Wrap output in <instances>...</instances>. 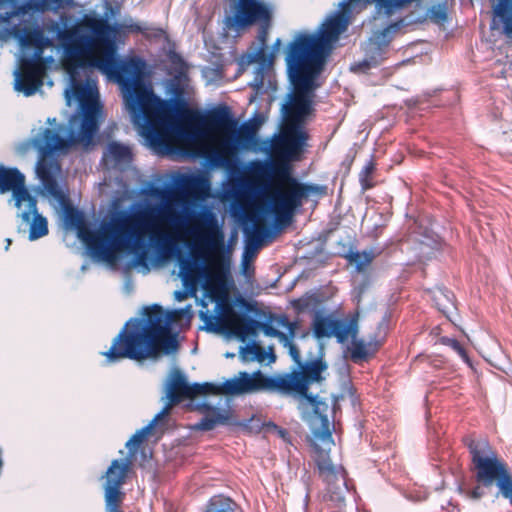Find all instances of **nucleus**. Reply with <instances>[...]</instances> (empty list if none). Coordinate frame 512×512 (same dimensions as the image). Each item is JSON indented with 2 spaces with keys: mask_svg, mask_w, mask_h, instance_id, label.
Wrapping results in <instances>:
<instances>
[{
  "mask_svg": "<svg viewBox=\"0 0 512 512\" xmlns=\"http://www.w3.org/2000/svg\"><path fill=\"white\" fill-rule=\"evenodd\" d=\"M143 314V319H129L112 340L110 348L102 353L106 363L123 359L141 362L157 358L161 353L177 351L178 341L170 330L163 308L153 304L146 307Z\"/></svg>",
  "mask_w": 512,
  "mask_h": 512,
  "instance_id": "obj_4",
  "label": "nucleus"
},
{
  "mask_svg": "<svg viewBox=\"0 0 512 512\" xmlns=\"http://www.w3.org/2000/svg\"><path fill=\"white\" fill-rule=\"evenodd\" d=\"M385 225H376L371 232V237L377 239L383 232Z\"/></svg>",
  "mask_w": 512,
  "mask_h": 512,
  "instance_id": "obj_41",
  "label": "nucleus"
},
{
  "mask_svg": "<svg viewBox=\"0 0 512 512\" xmlns=\"http://www.w3.org/2000/svg\"><path fill=\"white\" fill-rule=\"evenodd\" d=\"M258 130L257 123H244L238 130V141L243 143H252Z\"/></svg>",
  "mask_w": 512,
  "mask_h": 512,
  "instance_id": "obj_34",
  "label": "nucleus"
},
{
  "mask_svg": "<svg viewBox=\"0 0 512 512\" xmlns=\"http://www.w3.org/2000/svg\"><path fill=\"white\" fill-rule=\"evenodd\" d=\"M81 106H82V117H81L79 132L77 134H75L73 131H71L69 138H66L61 135V132L64 130L63 125H58L56 128H51L52 130L56 131L60 137L68 140L69 145H71L72 143H82L84 145H89L92 142V140L98 130V127H99L98 113H99L100 107H99L98 103L94 100H89L86 102H82ZM69 147L70 146H68L64 150H58V152H64ZM55 153H57V151H55L50 156L51 159H54L53 155Z\"/></svg>",
  "mask_w": 512,
  "mask_h": 512,
  "instance_id": "obj_14",
  "label": "nucleus"
},
{
  "mask_svg": "<svg viewBox=\"0 0 512 512\" xmlns=\"http://www.w3.org/2000/svg\"><path fill=\"white\" fill-rule=\"evenodd\" d=\"M232 154L231 142L227 139L220 140L216 146L210 147L205 152V157L215 166L225 165Z\"/></svg>",
  "mask_w": 512,
  "mask_h": 512,
  "instance_id": "obj_26",
  "label": "nucleus"
},
{
  "mask_svg": "<svg viewBox=\"0 0 512 512\" xmlns=\"http://www.w3.org/2000/svg\"><path fill=\"white\" fill-rule=\"evenodd\" d=\"M183 190L195 200H204L209 196V183L200 176H188L183 180Z\"/></svg>",
  "mask_w": 512,
  "mask_h": 512,
  "instance_id": "obj_25",
  "label": "nucleus"
},
{
  "mask_svg": "<svg viewBox=\"0 0 512 512\" xmlns=\"http://www.w3.org/2000/svg\"><path fill=\"white\" fill-rule=\"evenodd\" d=\"M256 391H261L257 371L252 375L241 371L236 377L228 379L222 384L209 382L193 384V398L198 395H241Z\"/></svg>",
  "mask_w": 512,
  "mask_h": 512,
  "instance_id": "obj_11",
  "label": "nucleus"
},
{
  "mask_svg": "<svg viewBox=\"0 0 512 512\" xmlns=\"http://www.w3.org/2000/svg\"><path fill=\"white\" fill-rule=\"evenodd\" d=\"M107 153L116 164L128 163L132 158L130 148L118 142H111L107 147Z\"/></svg>",
  "mask_w": 512,
  "mask_h": 512,
  "instance_id": "obj_31",
  "label": "nucleus"
},
{
  "mask_svg": "<svg viewBox=\"0 0 512 512\" xmlns=\"http://www.w3.org/2000/svg\"><path fill=\"white\" fill-rule=\"evenodd\" d=\"M376 171V161L372 156L359 172V183L363 191L372 189L375 186L373 180Z\"/></svg>",
  "mask_w": 512,
  "mask_h": 512,
  "instance_id": "obj_30",
  "label": "nucleus"
},
{
  "mask_svg": "<svg viewBox=\"0 0 512 512\" xmlns=\"http://www.w3.org/2000/svg\"><path fill=\"white\" fill-rule=\"evenodd\" d=\"M325 193V186L301 182L292 175L290 165L276 163L274 172H270L269 182L264 186L263 200L276 224L286 226L311 195Z\"/></svg>",
  "mask_w": 512,
  "mask_h": 512,
  "instance_id": "obj_5",
  "label": "nucleus"
},
{
  "mask_svg": "<svg viewBox=\"0 0 512 512\" xmlns=\"http://www.w3.org/2000/svg\"><path fill=\"white\" fill-rule=\"evenodd\" d=\"M435 17L439 20H444L446 18V14L443 11H438L435 13Z\"/></svg>",
  "mask_w": 512,
  "mask_h": 512,
  "instance_id": "obj_43",
  "label": "nucleus"
},
{
  "mask_svg": "<svg viewBox=\"0 0 512 512\" xmlns=\"http://www.w3.org/2000/svg\"><path fill=\"white\" fill-rule=\"evenodd\" d=\"M439 341L441 344L452 348L465 362H469V356L463 345L458 340L443 336Z\"/></svg>",
  "mask_w": 512,
  "mask_h": 512,
  "instance_id": "obj_36",
  "label": "nucleus"
},
{
  "mask_svg": "<svg viewBox=\"0 0 512 512\" xmlns=\"http://www.w3.org/2000/svg\"><path fill=\"white\" fill-rule=\"evenodd\" d=\"M295 364V369L289 373L273 376L264 375L258 370V378L261 391L279 393L281 395H298L305 398L314 408V413L319 417L320 425L313 430L315 441L311 443L314 449V462L319 477L327 484V489L332 493L333 500H343L342 491L347 489L346 472L342 466H336L330 459V450L334 445L330 421L327 415L321 411L325 404L309 393V387L313 383H321L325 378L322 375L328 364L324 359L322 348L319 354L307 360H303L297 346H291L289 354Z\"/></svg>",
  "mask_w": 512,
  "mask_h": 512,
  "instance_id": "obj_3",
  "label": "nucleus"
},
{
  "mask_svg": "<svg viewBox=\"0 0 512 512\" xmlns=\"http://www.w3.org/2000/svg\"><path fill=\"white\" fill-rule=\"evenodd\" d=\"M274 60V54L267 52V47L260 46L257 50L249 53L247 56L248 63H258L259 66L271 67Z\"/></svg>",
  "mask_w": 512,
  "mask_h": 512,
  "instance_id": "obj_33",
  "label": "nucleus"
},
{
  "mask_svg": "<svg viewBox=\"0 0 512 512\" xmlns=\"http://www.w3.org/2000/svg\"><path fill=\"white\" fill-rule=\"evenodd\" d=\"M227 313V325L235 335L241 338L254 335L255 330L258 327L265 336L277 338L282 345L289 344V337L285 333L276 329L269 322H258L246 316L239 315L230 307H227Z\"/></svg>",
  "mask_w": 512,
  "mask_h": 512,
  "instance_id": "obj_15",
  "label": "nucleus"
},
{
  "mask_svg": "<svg viewBox=\"0 0 512 512\" xmlns=\"http://www.w3.org/2000/svg\"><path fill=\"white\" fill-rule=\"evenodd\" d=\"M193 256L196 258L198 256L197 252L193 251Z\"/></svg>",
  "mask_w": 512,
  "mask_h": 512,
  "instance_id": "obj_46",
  "label": "nucleus"
},
{
  "mask_svg": "<svg viewBox=\"0 0 512 512\" xmlns=\"http://www.w3.org/2000/svg\"><path fill=\"white\" fill-rule=\"evenodd\" d=\"M358 333V319L354 316L346 323L344 320L335 319L332 336L336 337L339 343H344L349 337L356 339Z\"/></svg>",
  "mask_w": 512,
  "mask_h": 512,
  "instance_id": "obj_28",
  "label": "nucleus"
},
{
  "mask_svg": "<svg viewBox=\"0 0 512 512\" xmlns=\"http://www.w3.org/2000/svg\"><path fill=\"white\" fill-rule=\"evenodd\" d=\"M38 151L37 174L44 189L58 200L67 225L77 230L91 255L101 261L114 262L120 253H133L140 262L147 257L143 245L146 234L153 248L163 260L169 259L178 249L183 235L196 237L201 247L212 255L223 248L224 236L216 215L209 207L193 212L184 222L183 214L174 206L176 193L164 188H154L152 194L163 201L143 212L130 213L126 210L114 212L104 219L98 230L93 231L81 211L75 208L59 188L55 173L60 170L56 159L50 156L69 146V141L59 134L44 128L33 140Z\"/></svg>",
  "mask_w": 512,
  "mask_h": 512,
  "instance_id": "obj_2",
  "label": "nucleus"
},
{
  "mask_svg": "<svg viewBox=\"0 0 512 512\" xmlns=\"http://www.w3.org/2000/svg\"><path fill=\"white\" fill-rule=\"evenodd\" d=\"M306 140L307 134L296 127L282 135L274 136L267 148V153L271 158L270 172H274L276 163L290 165L289 161L297 160Z\"/></svg>",
  "mask_w": 512,
  "mask_h": 512,
  "instance_id": "obj_10",
  "label": "nucleus"
},
{
  "mask_svg": "<svg viewBox=\"0 0 512 512\" xmlns=\"http://www.w3.org/2000/svg\"><path fill=\"white\" fill-rule=\"evenodd\" d=\"M271 23H272V13L269 14V18L267 20L262 19L261 21L258 22L260 27H259L257 38H258V41L260 42V46L267 47V38H268L269 29L271 27Z\"/></svg>",
  "mask_w": 512,
  "mask_h": 512,
  "instance_id": "obj_38",
  "label": "nucleus"
},
{
  "mask_svg": "<svg viewBox=\"0 0 512 512\" xmlns=\"http://www.w3.org/2000/svg\"><path fill=\"white\" fill-rule=\"evenodd\" d=\"M471 458V471L477 485L467 492L473 500L484 495V488L496 486L498 493L512 505V472L507 462L500 457L486 438L464 439Z\"/></svg>",
  "mask_w": 512,
  "mask_h": 512,
  "instance_id": "obj_6",
  "label": "nucleus"
},
{
  "mask_svg": "<svg viewBox=\"0 0 512 512\" xmlns=\"http://www.w3.org/2000/svg\"><path fill=\"white\" fill-rule=\"evenodd\" d=\"M6 244H7L6 249H8L9 245L11 244V239H7V240H6Z\"/></svg>",
  "mask_w": 512,
  "mask_h": 512,
  "instance_id": "obj_45",
  "label": "nucleus"
},
{
  "mask_svg": "<svg viewBox=\"0 0 512 512\" xmlns=\"http://www.w3.org/2000/svg\"><path fill=\"white\" fill-rule=\"evenodd\" d=\"M245 217L252 223V227L244 228L247 241L250 245L258 246L263 242L269 232L265 219L256 211H247Z\"/></svg>",
  "mask_w": 512,
  "mask_h": 512,
  "instance_id": "obj_21",
  "label": "nucleus"
},
{
  "mask_svg": "<svg viewBox=\"0 0 512 512\" xmlns=\"http://www.w3.org/2000/svg\"><path fill=\"white\" fill-rule=\"evenodd\" d=\"M179 264V276L186 288L194 290L198 281L203 279L202 287L211 299L223 300L226 298L228 268L225 267L220 256H213L210 264L206 267L187 258L180 259Z\"/></svg>",
  "mask_w": 512,
  "mask_h": 512,
  "instance_id": "obj_9",
  "label": "nucleus"
},
{
  "mask_svg": "<svg viewBox=\"0 0 512 512\" xmlns=\"http://www.w3.org/2000/svg\"><path fill=\"white\" fill-rule=\"evenodd\" d=\"M280 44H281V40L277 39L275 44H274V47H278V46H280Z\"/></svg>",
  "mask_w": 512,
  "mask_h": 512,
  "instance_id": "obj_44",
  "label": "nucleus"
},
{
  "mask_svg": "<svg viewBox=\"0 0 512 512\" xmlns=\"http://www.w3.org/2000/svg\"><path fill=\"white\" fill-rule=\"evenodd\" d=\"M491 29L496 28L497 20L503 25V34L512 39V0H498L493 6Z\"/></svg>",
  "mask_w": 512,
  "mask_h": 512,
  "instance_id": "obj_24",
  "label": "nucleus"
},
{
  "mask_svg": "<svg viewBox=\"0 0 512 512\" xmlns=\"http://www.w3.org/2000/svg\"><path fill=\"white\" fill-rule=\"evenodd\" d=\"M168 414V408H163L153 420L145 427L138 430L126 443V447L130 450L131 455H134L137 448L146 440L149 434H151L155 424L161 420L165 415Z\"/></svg>",
  "mask_w": 512,
  "mask_h": 512,
  "instance_id": "obj_27",
  "label": "nucleus"
},
{
  "mask_svg": "<svg viewBox=\"0 0 512 512\" xmlns=\"http://www.w3.org/2000/svg\"><path fill=\"white\" fill-rule=\"evenodd\" d=\"M12 192L15 206L21 208L23 203H30L34 209L36 198L25 186V176L17 168L0 166V193Z\"/></svg>",
  "mask_w": 512,
  "mask_h": 512,
  "instance_id": "obj_16",
  "label": "nucleus"
},
{
  "mask_svg": "<svg viewBox=\"0 0 512 512\" xmlns=\"http://www.w3.org/2000/svg\"><path fill=\"white\" fill-rule=\"evenodd\" d=\"M64 0H27L19 4L18 0H0V7L10 5L11 11L6 12L1 19L8 22L16 16H24L28 13H44L53 7L60 6Z\"/></svg>",
  "mask_w": 512,
  "mask_h": 512,
  "instance_id": "obj_17",
  "label": "nucleus"
},
{
  "mask_svg": "<svg viewBox=\"0 0 512 512\" xmlns=\"http://www.w3.org/2000/svg\"><path fill=\"white\" fill-rule=\"evenodd\" d=\"M202 124L209 130L228 133L235 130L237 122L234 120L230 109L227 106H223L210 111L203 118Z\"/></svg>",
  "mask_w": 512,
  "mask_h": 512,
  "instance_id": "obj_18",
  "label": "nucleus"
},
{
  "mask_svg": "<svg viewBox=\"0 0 512 512\" xmlns=\"http://www.w3.org/2000/svg\"><path fill=\"white\" fill-rule=\"evenodd\" d=\"M268 426H271V427H273L274 429H278V432H279V434H280L282 437H284V436L287 434V432H286V430H285V429L278 428V426H277L276 424L272 423V422H270V423L268 424Z\"/></svg>",
  "mask_w": 512,
  "mask_h": 512,
  "instance_id": "obj_42",
  "label": "nucleus"
},
{
  "mask_svg": "<svg viewBox=\"0 0 512 512\" xmlns=\"http://www.w3.org/2000/svg\"><path fill=\"white\" fill-rule=\"evenodd\" d=\"M272 11L261 0H231L230 15L225 19L226 26L233 30H243L262 19H268Z\"/></svg>",
  "mask_w": 512,
  "mask_h": 512,
  "instance_id": "obj_12",
  "label": "nucleus"
},
{
  "mask_svg": "<svg viewBox=\"0 0 512 512\" xmlns=\"http://www.w3.org/2000/svg\"><path fill=\"white\" fill-rule=\"evenodd\" d=\"M203 417L195 425L196 429L202 431L213 430L219 424H226L229 421V411L223 410L209 404H202L199 407Z\"/></svg>",
  "mask_w": 512,
  "mask_h": 512,
  "instance_id": "obj_20",
  "label": "nucleus"
},
{
  "mask_svg": "<svg viewBox=\"0 0 512 512\" xmlns=\"http://www.w3.org/2000/svg\"><path fill=\"white\" fill-rule=\"evenodd\" d=\"M347 25L345 17L339 13L323 22L315 33H298L289 43L286 56L322 71L333 42Z\"/></svg>",
  "mask_w": 512,
  "mask_h": 512,
  "instance_id": "obj_7",
  "label": "nucleus"
},
{
  "mask_svg": "<svg viewBox=\"0 0 512 512\" xmlns=\"http://www.w3.org/2000/svg\"><path fill=\"white\" fill-rule=\"evenodd\" d=\"M285 60L293 92L284 105V112L288 122L298 124L310 112L311 96L317 88L315 80L322 71L288 56Z\"/></svg>",
  "mask_w": 512,
  "mask_h": 512,
  "instance_id": "obj_8",
  "label": "nucleus"
},
{
  "mask_svg": "<svg viewBox=\"0 0 512 512\" xmlns=\"http://www.w3.org/2000/svg\"><path fill=\"white\" fill-rule=\"evenodd\" d=\"M112 32L107 19L88 15L71 26L55 20L44 22L43 27L13 25L10 34L22 47L34 49L31 57L21 60L15 89L25 96L34 95L43 86L45 49L60 47L66 56L64 65L77 99L82 102L88 94L81 70L99 69L121 86L125 107L149 146L162 154L171 152L188 138L186 124L195 120L196 112L185 104L174 108L156 96L144 83L146 61L139 56L118 59Z\"/></svg>",
  "mask_w": 512,
  "mask_h": 512,
  "instance_id": "obj_1",
  "label": "nucleus"
},
{
  "mask_svg": "<svg viewBox=\"0 0 512 512\" xmlns=\"http://www.w3.org/2000/svg\"><path fill=\"white\" fill-rule=\"evenodd\" d=\"M23 222L30 224L29 239L36 240L48 234V224L45 217L38 213L37 201L34 209L30 203H25V210L20 214Z\"/></svg>",
  "mask_w": 512,
  "mask_h": 512,
  "instance_id": "obj_19",
  "label": "nucleus"
},
{
  "mask_svg": "<svg viewBox=\"0 0 512 512\" xmlns=\"http://www.w3.org/2000/svg\"><path fill=\"white\" fill-rule=\"evenodd\" d=\"M167 398L168 404L164 408L168 411L184 399H193V384H188L183 375L177 374L169 386Z\"/></svg>",
  "mask_w": 512,
  "mask_h": 512,
  "instance_id": "obj_23",
  "label": "nucleus"
},
{
  "mask_svg": "<svg viewBox=\"0 0 512 512\" xmlns=\"http://www.w3.org/2000/svg\"><path fill=\"white\" fill-rule=\"evenodd\" d=\"M131 460H113L106 471L104 499L106 512H122L125 493L121 490L130 470Z\"/></svg>",
  "mask_w": 512,
  "mask_h": 512,
  "instance_id": "obj_13",
  "label": "nucleus"
},
{
  "mask_svg": "<svg viewBox=\"0 0 512 512\" xmlns=\"http://www.w3.org/2000/svg\"><path fill=\"white\" fill-rule=\"evenodd\" d=\"M369 356L366 344L361 340L353 339L351 349V359L353 361L366 360Z\"/></svg>",
  "mask_w": 512,
  "mask_h": 512,
  "instance_id": "obj_37",
  "label": "nucleus"
},
{
  "mask_svg": "<svg viewBox=\"0 0 512 512\" xmlns=\"http://www.w3.org/2000/svg\"><path fill=\"white\" fill-rule=\"evenodd\" d=\"M269 70V67L259 66L256 68L254 72V79H253V86L257 89H260L264 86L265 81V75L267 71Z\"/></svg>",
  "mask_w": 512,
  "mask_h": 512,
  "instance_id": "obj_39",
  "label": "nucleus"
},
{
  "mask_svg": "<svg viewBox=\"0 0 512 512\" xmlns=\"http://www.w3.org/2000/svg\"><path fill=\"white\" fill-rule=\"evenodd\" d=\"M246 350L253 355L254 359H257L260 362L265 360V350L259 345H252L247 347Z\"/></svg>",
  "mask_w": 512,
  "mask_h": 512,
  "instance_id": "obj_40",
  "label": "nucleus"
},
{
  "mask_svg": "<svg viewBox=\"0 0 512 512\" xmlns=\"http://www.w3.org/2000/svg\"><path fill=\"white\" fill-rule=\"evenodd\" d=\"M278 324L288 330L286 335L289 337V344L283 346L288 348V352L291 354V346H296L292 340L296 335V330L299 324L297 321H290L285 315L278 318Z\"/></svg>",
  "mask_w": 512,
  "mask_h": 512,
  "instance_id": "obj_35",
  "label": "nucleus"
},
{
  "mask_svg": "<svg viewBox=\"0 0 512 512\" xmlns=\"http://www.w3.org/2000/svg\"><path fill=\"white\" fill-rule=\"evenodd\" d=\"M345 258L349 263L355 264V269L357 272H364L373 262L375 255L372 251H350L345 255Z\"/></svg>",
  "mask_w": 512,
  "mask_h": 512,
  "instance_id": "obj_29",
  "label": "nucleus"
},
{
  "mask_svg": "<svg viewBox=\"0 0 512 512\" xmlns=\"http://www.w3.org/2000/svg\"><path fill=\"white\" fill-rule=\"evenodd\" d=\"M335 319L329 316H316L313 321V332L316 338L331 337Z\"/></svg>",
  "mask_w": 512,
  "mask_h": 512,
  "instance_id": "obj_32",
  "label": "nucleus"
},
{
  "mask_svg": "<svg viewBox=\"0 0 512 512\" xmlns=\"http://www.w3.org/2000/svg\"><path fill=\"white\" fill-rule=\"evenodd\" d=\"M436 308L448 319L456 312L455 296L444 287H435L426 291Z\"/></svg>",
  "mask_w": 512,
  "mask_h": 512,
  "instance_id": "obj_22",
  "label": "nucleus"
}]
</instances>
